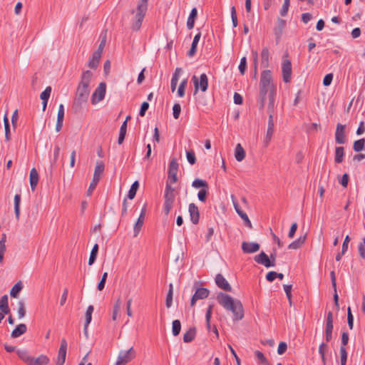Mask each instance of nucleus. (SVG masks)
<instances>
[{
	"mask_svg": "<svg viewBox=\"0 0 365 365\" xmlns=\"http://www.w3.org/2000/svg\"><path fill=\"white\" fill-rule=\"evenodd\" d=\"M93 73L89 70L84 71L81 75V81L77 87L72 106V108L76 113L81 110L82 105L88 101L90 93L89 85Z\"/></svg>",
	"mask_w": 365,
	"mask_h": 365,
	"instance_id": "f257e3e1",
	"label": "nucleus"
},
{
	"mask_svg": "<svg viewBox=\"0 0 365 365\" xmlns=\"http://www.w3.org/2000/svg\"><path fill=\"white\" fill-rule=\"evenodd\" d=\"M217 302L225 309L232 312L233 320H241L244 317V309L242 302L233 299L231 296L224 292H219L217 295Z\"/></svg>",
	"mask_w": 365,
	"mask_h": 365,
	"instance_id": "f03ea898",
	"label": "nucleus"
},
{
	"mask_svg": "<svg viewBox=\"0 0 365 365\" xmlns=\"http://www.w3.org/2000/svg\"><path fill=\"white\" fill-rule=\"evenodd\" d=\"M148 1L140 0L138 4L137 11L131 23V29L134 31H138L141 27L148 9Z\"/></svg>",
	"mask_w": 365,
	"mask_h": 365,
	"instance_id": "7ed1b4c3",
	"label": "nucleus"
},
{
	"mask_svg": "<svg viewBox=\"0 0 365 365\" xmlns=\"http://www.w3.org/2000/svg\"><path fill=\"white\" fill-rule=\"evenodd\" d=\"M276 249H273L272 252L270 254L269 257H268V255L264 252L262 251L259 255H255L254 257V260L257 263L262 264L267 268L274 267L276 265Z\"/></svg>",
	"mask_w": 365,
	"mask_h": 365,
	"instance_id": "20e7f679",
	"label": "nucleus"
},
{
	"mask_svg": "<svg viewBox=\"0 0 365 365\" xmlns=\"http://www.w3.org/2000/svg\"><path fill=\"white\" fill-rule=\"evenodd\" d=\"M105 169V165L103 161H98L96 163L95 170L93 173V177L91 182L90 183L89 187L87 190L88 195H91L93 190L96 188L97 184L98 183L101 175L103 173Z\"/></svg>",
	"mask_w": 365,
	"mask_h": 365,
	"instance_id": "39448f33",
	"label": "nucleus"
},
{
	"mask_svg": "<svg viewBox=\"0 0 365 365\" xmlns=\"http://www.w3.org/2000/svg\"><path fill=\"white\" fill-rule=\"evenodd\" d=\"M192 81L195 87L194 94H196L199 89H200L202 92H205L207 90L208 78L205 73H202L200 76V79L196 76H193Z\"/></svg>",
	"mask_w": 365,
	"mask_h": 365,
	"instance_id": "423d86ee",
	"label": "nucleus"
},
{
	"mask_svg": "<svg viewBox=\"0 0 365 365\" xmlns=\"http://www.w3.org/2000/svg\"><path fill=\"white\" fill-rule=\"evenodd\" d=\"M135 351L133 347L127 351H120L115 365H125L135 357Z\"/></svg>",
	"mask_w": 365,
	"mask_h": 365,
	"instance_id": "0eeeda50",
	"label": "nucleus"
},
{
	"mask_svg": "<svg viewBox=\"0 0 365 365\" xmlns=\"http://www.w3.org/2000/svg\"><path fill=\"white\" fill-rule=\"evenodd\" d=\"M197 282H195L193 287L195 291L190 300L191 307H193L197 300L206 299L210 294L209 289L205 287H197Z\"/></svg>",
	"mask_w": 365,
	"mask_h": 365,
	"instance_id": "6e6552de",
	"label": "nucleus"
},
{
	"mask_svg": "<svg viewBox=\"0 0 365 365\" xmlns=\"http://www.w3.org/2000/svg\"><path fill=\"white\" fill-rule=\"evenodd\" d=\"M178 168V163L176 158H173L169 163L168 171V181H169L170 183H175L178 181L177 173Z\"/></svg>",
	"mask_w": 365,
	"mask_h": 365,
	"instance_id": "1a4fd4ad",
	"label": "nucleus"
},
{
	"mask_svg": "<svg viewBox=\"0 0 365 365\" xmlns=\"http://www.w3.org/2000/svg\"><path fill=\"white\" fill-rule=\"evenodd\" d=\"M106 84L105 82H101L99 83L98 88L93 92L91 98L92 104H96L98 102L102 101L106 94Z\"/></svg>",
	"mask_w": 365,
	"mask_h": 365,
	"instance_id": "9d476101",
	"label": "nucleus"
},
{
	"mask_svg": "<svg viewBox=\"0 0 365 365\" xmlns=\"http://www.w3.org/2000/svg\"><path fill=\"white\" fill-rule=\"evenodd\" d=\"M67 341L65 339L61 341V345L58 351V356L56 360V365H63L66 361L67 351Z\"/></svg>",
	"mask_w": 365,
	"mask_h": 365,
	"instance_id": "9b49d317",
	"label": "nucleus"
},
{
	"mask_svg": "<svg viewBox=\"0 0 365 365\" xmlns=\"http://www.w3.org/2000/svg\"><path fill=\"white\" fill-rule=\"evenodd\" d=\"M346 125L341 123L336 125L335 132V140L338 144H344L346 143V136L345 134Z\"/></svg>",
	"mask_w": 365,
	"mask_h": 365,
	"instance_id": "f8f14e48",
	"label": "nucleus"
},
{
	"mask_svg": "<svg viewBox=\"0 0 365 365\" xmlns=\"http://www.w3.org/2000/svg\"><path fill=\"white\" fill-rule=\"evenodd\" d=\"M282 72L283 81L285 83H289L291 81L292 76V63L289 59H285L282 66Z\"/></svg>",
	"mask_w": 365,
	"mask_h": 365,
	"instance_id": "ddd939ff",
	"label": "nucleus"
},
{
	"mask_svg": "<svg viewBox=\"0 0 365 365\" xmlns=\"http://www.w3.org/2000/svg\"><path fill=\"white\" fill-rule=\"evenodd\" d=\"M272 73L270 70H264L261 73L259 86L262 87L272 88Z\"/></svg>",
	"mask_w": 365,
	"mask_h": 365,
	"instance_id": "4468645a",
	"label": "nucleus"
},
{
	"mask_svg": "<svg viewBox=\"0 0 365 365\" xmlns=\"http://www.w3.org/2000/svg\"><path fill=\"white\" fill-rule=\"evenodd\" d=\"M217 286L226 292H231L232 287L222 274H217L215 279Z\"/></svg>",
	"mask_w": 365,
	"mask_h": 365,
	"instance_id": "2eb2a0df",
	"label": "nucleus"
},
{
	"mask_svg": "<svg viewBox=\"0 0 365 365\" xmlns=\"http://www.w3.org/2000/svg\"><path fill=\"white\" fill-rule=\"evenodd\" d=\"M286 24L287 22L285 20L281 18H277V25L274 28V34L276 36L277 43H278L279 41L280 40L282 36L283 31L286 26Z\"/></svg>",
	"mask_w": 365,
	"mask_h": 365,
	"instance_id": "dca6fc26",
	"label": "nucleus"
},
{
	"mask_svg": "<svg viewBox=\"0 0 365 365\" xmlns=\"http://www.w3.org/2000/svg\"><path fill=\"white\" fill-rule=\"evenodd\" d=\"M260 245L257 242H243L242 243V250L244 253L251 254L259 250Z\"/></svg>",
	"mask_w": 365,
	"mask_h": 365,
	"instance_id": "f3484780",
	"label": "nucleus"
},
{
	"mask_svg": "<svg viewBox=\"0 0 365 365\" xmlns=\"http://www.w3.org/2000/svg\"><path fill=\"white\" fill-rule=\"evenodd\" d=\"M175 195L164 194V212L168 215L173 208Z\"/></svg>",
	"mask_w": 365,
	"mask_h": 365,
	"instance_id": "a211bd4d",
	"label": "nucleus"
},
{
	"mask_svg": "<svg viewBox=\"0 0 365 365\" xmlns=\"http://www.w3.org/2000/svg\"><path fill=\"white\" fill-rule=\"evenodd\" d=\"M188 211L190 216V220L194 225H197L200 220V212L198 207L195 203H190L188 207Z\"/></svg>",
	"mask_w": 365,
	"mask_h": 365,
	"instance_id": "6ab92c4d",
	"label": "nucleus"
},
{
	"mask_svg": "<svg viewBox=\"0 0 365 365\" xmlns=\"http://www.w3.org/2000/svg\"><path fill=\"white\" fill-rule=\"evenodd\" d=\"M233 205H234V207H235L237 213L245 221V225L250 228H252V226L251 221L250 220L247 215L242 210L238 202L237 201L233 200Z\"/></svg>",
	"mask_w": 365,
	"mask_h": 365,
	"instance_id": "aec40b11",
	"label": "nucleus"
},
{
	"mask_svg": "<svg viewBox=\"0 0 365 365\" xmlns=\"http://www.w3.org/2000/svg\"><path fill=\"white\" fill-rule=\"evenodd\" d=\"M49 363V358L43 354L35 358L31 356L28 365H47Z\"/></svg>",
	"mask_w": 365,
	"mask_h": 365,
	"instance_id": "412c9836",
	"label": "nucleus"
},
{
	"mask_svg": "<svg viewBox=\"0 0 365 365\" xmlns=\"http://www.w3.org/2000/svg\"><path fill=\"white\" fill-rule=\"evenodd\" d=\"M38 179H39L38 174L36 169L34 168H32L30 172V175H29V182H30L31 189L32 191L35 190L36 185L38 184Z\"/></svg>",
	"mask_w": 365,
	"mask_h": 365,
	"instance_id": "4be33fe9",
	"label": "nucleus"
},
{
	"mask_svg": "<svg viewBox=\"0 0 365 365\" xmlns=\"http://www.w3.org/2000/svg\"><path fill=\"white\" fill-rule=\"evenodd\" d=\"M307 239V234L300 236L296 240L293 241L288 245L289 250H297L300 248L305 242Z\"/></svg>",
	"mask_w": 365,
	"mask_h": 365,
	"instance_id": "5701e85b",
	"label": "nucleus"
},
{
	"mask_svg": "<svg viewBox=\"0 0 365 365\" xmlns=\"http://www.w3.org/2000/svg\"><path fill=\"white\" fill-rule=\"evenodd\" d=\"M101 54L99 52L94 51L92 57L88 62V66L92 69H96L101 58Z\"/></svg>",
	"mask_w": 365,
	"mask_h": 365,
	"instance_id": "b1692460",
	"label": "nucleus"
},
{
	"mask_svg": "<svg viewBox=\"0 0 365 365\" xmlns=\"http://www.w3.org/2000/svg\"><path fill=\"white\" fill-rule=\"evenodd\" d=\"M0 313H3V315L10 313L8 296L6 294L2 296L0 299Z\"/></svg>",
	"mask_w": 365,
	"mask_h": 365,
	"instance_id": "393cba45",
	"label": "nucleus"
},
{
	"mask_svg": "<svg viewBox=\"0 0 365 365\" xmlns=\"http://www.w3.org/2000/svg\"><path fill=\"white\" fill-rule=\"evenodd\" d=\"M27 331V327L25 324H20L16 327V328L11 331V336L12 338H17Z\"/></svg>",
	"mask_w": 365,
	"mask_h": 365,
	"instance_id": "a878e982",
	"label": "nucleus"
},
{
	"mask_svg": "<svg viewBox=\"0 0 365 365\" xmlns=\"http://www.w3.org/2000/svg\"><path fill=\"white\" fill-rule=\"evenodd\" d=\"M200 37H201V33L200 32L197 33L194 36L192 43L191 44V47H190L189 51L187 52V56L189 57H192L196 53L197 46V43H198V42H199V41L200 39Z\"/></svg>",
	"mask_w": 365,
	"mask_h": 365,
	"instance_id": "bb28decb",
	"label": "nucleus"
},
{
	"mask_svg": "<svg viewBox=\"0 0 365 365\" xmlns=\"http://www.w3.org/2000/svg\"><path fill=\"white\" fill-rule=\"evenodd\" d=\"M197 16V9L192 8L187 21V27L188 29H192L195 25V21Z\"/></svg>",
	"mask_w": 365,
	"mask_h": 365,
	"instance_id": "cd10ccee",
	"label": "nucleus"
},
{
	"mask_svg": "<svg viewBox=\"0 0 365 365\" xmlns=\"http://www.w3.org/2000/svg\"><path fill=\"white\" fill-rule=\"evenodd\" d=\"M181 72H182L181 68H176L174 73L173 74L171 81H170V88H171L172 92H174L176 89L178 78H179V75Z\"/></svg>",
	"mask_w": 365,
	"mask_h": 365,
	"instance_id": "c85d7f7f",
	"label": "nucleus"
},
{
	"mask_svg": "<svg viewBox=\"0 0 365 365\" xmlns=\"http://www.w3.org/2000/svg\"><path fill=\"white\" fill-rule=\"evenodd\" d=\"M196 336L195 327H190L183 335L185 343H190L194 340Z\"/></svg>",
	"mask_w": 365,
	"mask_h": 365,
	"instance_id": "c756f323",
	"label": "nucleus"
},
{
	"mask_svg": "<svg viewBox=\"0 0 365 365\" xmlns=\"http://www.w3.org/2000/svg\"><path fill=\"white\" fill-rule=\"evenodd\" d=\"M235 158L238 162H241L245 158V151L240 143H238L235 147Z\"/></svg>",
	"mask_w": 365,
	"mask_h": 365,
	"instance_id": "7c9ffc66",
	"label": "nucleus"
},
{
	"mask_svg": "<svg viewBox=\"0 0 365 365\" xmlns=\"http://www.w3.org/2000/svg\"><path fill=\"white\" fill-rule=\"evenodd\" d=\"M262 65L267 68L269 63V52L267 47H264L261 52Z\"/></svg>",
	"mask_w": 365,
	"mask_h": 365,
	"instance_id": "2f4dec72",
	"label": "nucleus"
},
{
	"mask_svg": "<svg viewBox=\"0 0 365 365\" xmlns=\"http://www.w3.org/2000/svg\"><path fill=\"white\" fill-rule=\"evenodd\" d=\"M344 147L339 146L335 148V158L334 160L336 163H341L344 161Z\"/></svg>",
	"mask_w": 365,
	"mask_h": 365,
	"instance_id": "473e14b6",
	"label": "nucleus"
},
{
	"mask_svg": "<svg viewBox=\"0 0 365 365\" xmlns=\"http://www.w3.org/2000/svg\"><path fill=\"white\" fill-rule=\"evenodd\" d=\"M23 289V284L21 281L16 283L10 290V295L14 298H17L21 289Z\"/></svg>",
	"mask_w": 365,
	"mask_h": 365,
	"instance_id": "72a5a7b5",
	"label": "nucleus"
},
{
	"mask_svg": "<svg viewBox=\"0 0 365 365\" xmlns=\"http://www.w3.org/2000/svg\"><path fill=\"white\" fill-rule=\"evenodd\" d=\"M139 186H140V184L138 180H135V182H133V183L131 185V186L130 187V190H129L128 195H127V197L128 199L133 200L135 197L136 192L139 188Z\"/></svg>",
	"mask_w": 365,
	"mask_h": 365,
	"instance_id": "f704fd0d",
	"label": "nucleus"
},
{
	"mask_svg": "<svg viewBox=\"0 0 365 365\" xmlns=\"http://www.w3.org/2000/svg\"><path fill=\"white\" fill-rule=\"evenodd\" d=\"M365 148V139L361 138L357 140H355L353 143V150L356 152L359 153L362 151Z\"/></svg>",
	"mask_w": 365,
	"mask_h": 365,
	"instance_id": "c9c22d12",
	"label": "nucleus"
},
{
	"mask_svg": "<svg viewBox=\"0 0 365 365\" xmlns=\"http://www.w3.org/2000/svg\"><path fill=\"white\" fill-rule=\"evenodd\" d=\"M98 252V245L95 244L91 251L90 257L88 259V264L92 265L96 260Z\"/></svg>",
	"mask_w": 365,
	"mask_h": 365,
	"instance_id": "e433bc0d",
	"label": "nucleus"
},
{
	"mask_svg": "<svg viewBox=\"0 0 365 365\" xmlns=\"http://www.w3.org/2000/svg\"><path fill=\"white\" fill-rule=\"evenodd\" d=\"M144 220L145 219H143L142 217H138L133 226L134 237H137L138 235L144 224Z\"/></svg>",
	"mask_w": 365,
	"mask_h": 365,
	"instance_id": "4c0bfd02",
	"label": "nucleus"
},
{
	"mask_svg": "<svg viewBox=\"0 0 365 365\" xmlns=\"http://www.w3.org/2000/svg\"><path fill=\"white\" fill-rule=\"evenodd\" d=\"M126 131H127V123H126V120H124V122L123 123V124L121 125V126L120 128L119 137H118V143L119 145H120L123 143L125 135H126Z\"/></svg>",
	"mask_w": 365,
	"mask_h": 365,
	"instance_id": "58836bf2",
	"label": "nucleus"
},
{
	"mask_svg": "<svg viewBox=\"0 0 365 365\" xmlns=\"http://www.w3.org/2000/svg\"><path fill=\"white\" fill-rule=\"evenodd\" d=\"M20 203H21V195L19 194H16L14 196V212L15 216L17 220L19 219L20 216Z\"/></svg>",
	"mask_w": 365,
	"mask_h": 365,
	"instance_id": "ea45409f",
	"label": "nucleus"
},
{
	"mask_svg": "<svg viewBox=\"0 0 365 365\" xmlns=\"http://www.w3.org/2000/svg\"><path fill=\"white\" fill-rule=\"evenodd\" d=\"M192 186L195 188H209V185L208 183L207 182V181L204 180H202V179H199V178H196L192 183Z\"/></svg>",
	"mask_w": 365,
	"mask_h": 365,
	"instance_id": "a19ab883",
	"label": "nucleus"
},
{
	"mask_svg": "<svg viewBox=\"0 0 365 365\" xmlns=\"http://www.w3.org/2000/svg\"><path fill=\"white\" fill-rule=\"evenodd\" d=\"M181 322L178 319L173 321L172 323V333L174 336H177L180 333Z\"/></svg>",
	"mask_w": 365,
	"mask_h": 365,
	"instance_id": "79ce46f5",
	"label": "nucleus"
},
{
	"mask_svg": "<svg viewBox=\"0 0 365 365\" xmlns=\"http://www.w3.org/2000/svg\"><path fill=\"white\" fill-rule=\"evenodd\" d=\"M275 96H276V86L274 85L272 86L271 89L269 93V107H274L275 103Z\"/></svg>",
	"mask_w": 365,
	"mask_h": 365,
	"instance_id": "37998d69",
	"label": "nucleus"
},
{
	"mask_svg": "<svg viewBox=\"0 0 365 365\" xmlns=\"http://www.w3.org/2000/svg\"><path fill=\"white\" fill-rule=\"evenodd\" d=\"M213 304H210L207 307L206 314H205V319H206V327L207 329L210 331L211 329L210 324V319L212 317Z\"/></svg>",
	"mask_w": 365,
	"mask_h": 365,
	"instance_id": "c03bdc74",
	"label": "nucleus"
},
{
	"mask_svg": "<svg viewBox=\"0 0 365 365\" xmlns=\"http://www.w3.org/2000/svg\"><path fill=\"white\" fill-rule=\"evenodd\" d=\"M16 354L21 360L27 364H29L31 356L29 354V352L26 350H18Z\"/></svg>",
	"mask_w": 365,
	"mask_h": 365,
	"instance_id": "a18cd8bd",
	"label": "nucleus"
},
{
	"mask_svg": "<svg viewBox=\"0 0 365 365\" xmlns=\"http://www.w3.org/2000/svg\"><path fill=\"white\" fill-rule=\"evenodd\" d=\"M173 284H170L169 290H168V292L167 294L166 299H165V305H166V307L168 308H170L172 306V303H173Z\"/></svg>",
	"mask_w": 365,
	"mask_h": 365,
	"instance_id": "49530a36",
	"label": "nucleus"
},
{
	"mask_svg": "<svg viewBox=\"0 0 365 365\" xmlns=\"http://www.w3.org/2000/svg\"><path fill=\"white\" fill-rule=\"evenodd\" d=\"M94 308L93 305H89L87 307L86 312V320H85V324L89 325V324L91 322L92 319V314L93 312Z\"/></svg>",
	"mask_w": 365,
	"mask_h": 365,
	"instance_id": "de8ad7c7",
	"label": "nucleus"
},
{
	"mask_svg": "<svg viewBox=\"0 0 365 365\" xmlns=\"http://www.w3.org/2000/svg\"><path fill=\"white\" fill-rule=\"evenodd\" d=\"M209 193V188L201 189L197 193V197L200 201L205 202L207 200Z\"/></svg>",
	"mask_w": 365,
	"mask_h": 365,
	"instance_id": "09e8293b",
	"label": "nucleus"
},
{
	"mask_svg": "<svg viewBox=\"0 0 365 365\" xmlns=\"http://www.w3.org/2000/svg\"><path fill=\"white\" fill-rule=\"evenodd\" d=\"M255 356L259 361L260 364H264V365H269L268 360L264 356V354L262 352H261L260 351H258V350L255 351Z\"/></svg>",
	"mask_w": 365,
	"mask_h": 365,
	"instance_id": "8fccbe9b",
	"label": "nucleus"
},
{
	"mask_svg": "<svg viewBox=\"0 0 365 365\" xmlns=\"http://www.w3.org/2000/svg\"><path fill=\"white\" fill-rule=\"evenodd\" d=\"M187 79L185 78L181 81L178 89V95L179 97H183L185 96V88L187 86Z\"/></svg>",
	"mask_w": 365,
	"mask_h": 365,
	"instance_id": "3c124183",
	"label": "nucleus"
},
{
	"mask_svg": "<svg viewBox=\"0 0 365 365\" xmlns=\"http://www.w3.org/2000/svg\"><path fill=\"white\" fill-rule=\"evenodd\" d=\"M283 287H284V292L286 293L287 299L289 301V304L290 306H292V284H284Z\"/></svg>",
	"mask_w": 365,
	"mask_h": 365,
	"instance_id": "603ef678",
	"label": "nucleus"
},
{
	"mask_svg": "<svg viewBox=\"0 0 365 365\" xmlns=\"http://www.w3.org/2000/svg\"><path fill=\"white\" fill-rule=\"evenodd\" d=\"M333 324H326L325 328V339L327 342L330 341L332 339Z\"/></svg>",
	"mask_w": 365,
	"mask_h": 365,
	"instance_id": "864d4df0",
	"label": "nucleus"
},
{
	"mask_svg": "<svg viewBox=\"0 0 365 365\" xmlns=\"http://www.w3.org/2000/svg\"><path fill=\"white\" fill-rule=\"evenodd\" d=\"M51 93V87L48 86L46 89L41 93L40 98L42 101H48Z\"/></svg>",
	"mask_w": 365,
	"mask_h": 365,
	"instance_id": "5fc2aeb1",
	"label": "nucleus"
},
{
	"mask_svg": "<svg viewBox=\"0 0 365 365\" xmlns=\"http://www.w3.org/2000/svg\"><path fill=\"white\" fill-rule=\"evenodd\" d=\"M187 160L190 165H194L196 163V157L195 152L192 150L186 151Z\"/></svg>",
	"mask_w": 365,
	"mask_h": 365,
	"instance_id": "6e6d98bb",
	"label": "nucleus"
},
{
	"mask_svg": "<svg viewBox=\"0 0 365 365\" xmlns=\"http://www.w3.org/2000/svg\"><path fill=\"white\" fill-rule=\"evenodd\" d=\"M341 365H346L347 360V351L346 347H340Z\"/></svg>",
	"mask_w": 365,
	"mask_h": 365,
	"instance_id": "4d7b16f0",
	"label": "nucleus"
},
{
	"mask_svg": "<svg viewBox=\"0 0 365 365\" xmlns=\"http://www.w3.org/2000/svg\"><path fill=\"white\" fill-rule=\"evenodd\" d=\"M19 308H18V315L19 318L21 319L25 317L26 315V309L24 307V303L23 301H19L18 303Z\"/></svg>",
	"mask_w": 365,
	"mask_h": 365,
	"instance_id": "13d9d810",
	"label": "nucleus"
},
{
	"mask_svg": "<svg viewBox=\"0 0 365 365\" xmlns=\"http://www.w3.org/2000/svg\"><path fill=\"white\" fill-rule=\"evenodd\" d=\"M239 71L242 75H244L247 69V58L245 56L242 57L240 60L239 65Z\"/></svg>",
	"mask_w": 365,
	"mask_h": 365,
	"instance_id": "bf43d9fd",
	"label": "nucleus"
},
{
	"mask_svg": "<svg viewBox=\"0 0 365 365\" xmlns=\"http://www.w3.org/2000/svg\"><path fill=\"white\" fill-rule=\"evenodd\" d=\"M181 112V106L179 103H175L173 107V115L175 119H178Z\"/></svg>",
	"mask_w": 365,
	"mask_h": 365,
	"instance_id": "052dcab7",
	"label": "nucleus"
},
{
	"mask_svg": "<svg viewBox=\"0 0 365 365\" xmlns=\"http://www.w3.org/2000/svg\"><path fill=\"white\" fill-rule=\"evenodd\" d=\"M347 322L349 329H352L354 327V317L349 307L347 309Z\"/></svg>",
	"mask_w": 365,
	"mask_h": 365,
	"instance_id": "680f3d73",
	"label": "nucleus"
},
{
	"mask_svg": "<svg viewBox=\"0 0 365 365\" xmlns=\"http://www.w3.org/2000/svg\"><path fill=\"white\" fill-rule=\"evenodd\" d=\"M231 19L232 21V26L234 28L237 26V16L235 7L233 6L231 7Z\"/></svg>",
	"mask_w": 365,
	"mask_h": 365,
	"instance_id": "e2e57ef3",
	"label": "nucleus"
},
{
	"mask_svg": "<svg viewBox=\"0 0 365 365\" xmlns=\"http://www.w3.org/2000/svg\"><path fill=\"white\" fill-rule=\"evenodd\" d=\"M358 250L360 257L365 259V237L363 239V241L359 243Z\"/></svg>",
	"mask_w": 365,
	"mask_h": 365,
	"instance_id": "0e129e2a",
	"label": "nucleus"
},
{
	"mask_svg": "<svg viewBox=\"0 0 365 365\" xmlns=\"http://www.w3.org/2000/svg\"><path fill=\"white\" fill-rule=\"evenodd\" d=\"M287 349V344L284 341H281L279 344L278 349H277V353L279 355H282Z\"/></svg>",
	"mask_w": 365,
	"mask_h": 365,
	"instance_id": "69168bd1",
	"label": "nucleus"
},
{
	"mask_svg": "<svg viewBox=\"0 0 365 365\" xmlns=\"http://www.w3.org/2000/svg\"><path fill=\"white\" fill-rule=\"evenodd\" d=\"M148 108H149V103L146 101H144L140 106L139 115L141 117L144 116L146 111L148 110Z\"/></svg>",
	"mask_w": 365,
	"mask_h": 365,
	"instance_id": "338daca9",
	"label": "nucleus"
},
{
	"mask_svg": "<svg viewBox=\"0 0 365 365\" xmlns=\"http://www.w3.org/2000/svg\"><path fill=\"white\" fill-rule=\"evenodd\" d=\"M270 88L268 87H262L259 86V97L258 98H267V92H269Z\"/></svg>",
	"mask_w": 365,
	"mask_h": 365,
	"instance_id": "774afa93",
	"label": "nucleus"
}]
</instances>
